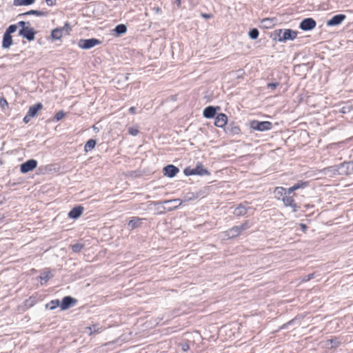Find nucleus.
<instances>
[{
	"label": "nucleus",
	"instance_id": "4",
	"mask_svg": "<svg viewBox=\"0 0 353 353\" xmlns=\"http://www.w3.org/2000/svg\"><path fill=\"white\" fill-rule=\"evenodd\" d=\"M250 227L248 221H245L243 224L238 226H234L232 228L224 232V237L234 238L239 235L243 231L248 230Z\"/></svg>",
	"mask_w": 353,
	"mask_h": 353
},
{
	"label": "nucleus",
	"instance_id": "3",
	"mask_svg": "<svg viewBox=\"0 0 353 353\" xmlns=\"http://www.w3.org/2000/svg\"><path fill=\"white\" fill-rule=\"evenodd\" d=\"M275 34L280 42H285L288 40H294L297 36V32L291 29H279L275 30Z\"/></svg>",
	"mask_w": 353,
	"mask_h": 353
},
{
	"label": "nucleus",
	"instance_id": "47",
	"mask_svg": "<svg viewBox=\"0 0 353 353\" xmlns=\"http://www.w3.org/2000/svg\"><path fill=\"white\" fill-rule=\"evenodd\" d=\"M135 111H136V108L135 107H131L129 109V112L132 114H134L135 113Z\"/></svg>",
	"mask_w": 353,
	"mask_h": 353
},
{
	"label": "nucleus",
	"instance_id": "20",
	"mask_svg": "<svg viewBox=\"0 0 353 353\" xmlns=\"http://www.w3.org/2000/svg\"><path fill=\"white\" fill-rule=\"evenodd\" d=\"M12 44V37L11 34L4 32L2 41V48L8 49Z\"/></svg>",
	"mask_w": 353,
	"mask_h": 353
},
{
	"label": "nucleus",
	"instance_id": "24",
	"mask_svg": "<svg viewBox=\"0 0 353 353\" xmlns=\"http://www.w3.org/2000/svg\"><path fill=\"white\" fill-rule=\"evenodd\" d=\"M142 223V219L139 217H134L128 223V227L130 230H134L139 227Z\"/></svg>",
	"mask_w": 353,
	"mask_h": 353
},
{
	"label": "nucleus",
	"instance_id": "12",
	"mask_svg": "<svg viewBox=\"0 0 353 353\" xmlns=\"http://www.w3.org/2000/svg\"><path fill=\"white\" fill-rule=\"evenodd\" d=\"M77 303V299H75L70 296H65L63 299L61 303L60 304V307L62 310H65L68 309L69 307H70L72 305H75Z\"/></svg>",
	"mask_w": 353,
	"mask_h": 353
},
{
	"label": "nucleus",
	"instance_id": "40",
	"mask_svg": "<svg viewBox=\"0 0 353 353\" xmlns=\"http://www.w3.org/2000/svg\"><path fill=\"white\" fill-rule=\"evenodd\" d=\"M86 330H88L87 332H89L90 334H92L93 332H97L95 326L88 327H86Z\"/></svg>",
	"mask_w": 353,
	"mask_h": 353
},
{
	"label": "nucleus",
	"instance_id": "46",
	"mask_svg": "<svg viewBox=\"0 0 353 353\" xmlns=\"http://www.w3.org/2000/svg\"><path fill=\"white\" fill-rule=\"evenodd\" d=\"M27 6L32 4L35 0H25Z\"/></svg>",
	"mask_w": 353,
	"mask_h": 353
},
{
	"label": "nucleus",
	"instance_id": "14",
	"mask_svg": "<svg viewBox=\"0 0 353 353\" xmlns=\"http://www.w3.org/2000/svg\"><path fill=\"white\" fill-rule=\"evenodd\" d=\"M163 172L165 176H174L179 173V169L174 165H168L163 168Z\"/></svg>",
	"mask_w": 353,
	"mask_h": 353
},
{
	"label": "nucleus",
	"instance_id": "9",
	"mask_svg": "<svg viewBox=\"0 0 353 353\" xmlns=\"http://www.w3.org/2000/svg\"><path fill=\"white\" fill-rule=\"evenodd\" d=\"M316 23L312 18H306L300 23L299 28L304 31L311 30L316 27Z\"/></svg>",
	"mask_w": 353,
	"mask_h": 353
},
{
	"label": "nucleus",
	"instance_id": "7",
	"mask_svg": "<svg viewBox=\"0 0 353 353\" xmlns=\"http://www.w3.org/2000/svg\"><path fill=\"white\" fill-rule=\"evenodd\" d=\"M71 28L69 23L66 22L63 27L54 29L51 32V37L55 40L60 39L63 37V32L68 34Z\"/></svg>",
	"mask_w": 353,
	"mask_h": 353
},
{
	"label": "nucleus",
	"instance_id": "25",
	"mask_svg": "<svg viewBox=\"0 0 353 353\" xmlns=\"http://www.w3.org/2000/svg\"><path fill=\"white\" fill-rule=\"evenodd\" d=\"M30 14L36 15L37 17H46L48 15V12L31 10L30 11H28L23 14H21L19 16L30 15Z\"/></svg>",
	"mask_w": 353,
	"mask_h": 353
},
{
	"label": "nucleus",
	"instance_id": "15",
	"mask_svg": "<svg viewBox=\"0 0 353 353\" xmlns=\"http://www.w3.org/2000/svg\"><path fill=\"white\" fill-rule=\"evenodd\" d=\"M220 110V107L208 106L203 112V117L207 119H211L214 117L216 111Z\"/></svg>",
	"mask_w": 353,
	"mask_h": 353
},
{
	"label": "nucleus",
	"instance_id": "37",
	"mask_svg": "<svg viewBox=\"0 0 353 353\" xmlns=\"http://www.w3.org/2000/svg\"><path fill=\"white\" fill-rule=\"evenodd\" d=\"M64 115L65 113L63 111H59L56 114L54 118L57 121H59L64 117Z\"/></svg>",
	"mask_w": 353,
	"mask_h": 353
},
{
	"label": "nucleus",
	"instance_id": "29",
	"mask_svg": "<svg viewBox=\"0 0 353 353\" xmlns=\"http://www.w3.org/2000/svg\"><path fill=\"white\" fill-rule=\"evenodd\" d=\"M59 305H60V302L59 300H52L49 303H48L46 307V308L52 310L57 308Z\"/></svg>",
	"mask_w": 353,
	"mask_h": 353
},
{
	"label": "nucleus",
	"instance_id": "22",
	"mask_svg": "<svg viewBox=\"0 0 353 353\" xmlns=\"http://www.w3.org/2000/svg\"><path fill=\"white\" fill-rule=\"evenodd\" d=\"M282 201L285 206H290L294 208V211H295V208L296 207V204L294 203V199L292 196L290 194H285L283 198Z\"/></svg>",
	"mask_w": 353,
	"mask_h": 353
},
{
	"label": "nucleus",
	"instance_id": "10",
	"mask_svg": "<svg viewBox=\"0 0 353 353\" xmlns=\"http://www.w3.org/2000/svg\"><path fill=\"white\" fill-rule=\"evenodd\" d=\"M19 34L30 41L34 39L36 32L33 28L26 27L19 30Z\"/></svg>",
	"mask_w": 353,
	"mask_h": 353
},
{
	"label": "nucleus",
	"instance_id": "5",
	"mask_svg": "<svg viewBox=\"0 0 353 353\" xmlns=\"http://www.w3.org/2000/svg\"><path fill=\"white\" fill-rule=\"evenodd\" d=\"M183 173L186 176H190V175L203 176V175H209L210 174L208 171L205 168H203V166L202 165L201 163L197 164L196 166L193 168H192L190 167L186 168L183 170Z\"/></svg>",
	"mask_w": 353,
	"mask_h": 353
},
{
	"label": "nucleus",
	"instance_id": "48",
	"mask_svg": "<svg viewBox=\"0 0 353 353\" xmlns=\"http://www.w3.org/2000/svg\"><path fill=\"white\" fill-rule=\"evenodd\" d=\"M201 16L205 19H208L211 17V15L209 14H202Z\"/></svg>",
	"mask_w": 353,
	"mask_h": 353
},
{
	"label": "nucleus",
	"instance_id": "35",
	"mask_svg": "<svg viewBox=\"0 0 353 353\" xmlns=\"http://www.w3.org/2000/svg\"><path fill=\"white\" fill-rule=\"evenodd\" d=\"M13 5L15 6H27L25 0H14Z\"/></svg>",
	"mask_w": 353,
	"mask_h": 353
},
{
	"label": "nucleus",
	"instance_id": "6",
	"mask_svg": "<svg viewBox=\"0 0 353 353\" xmlns=\"http://www.w3.org/2000/svg\"><path fill=\"white\" fill-rule=\"evenodd\" d=\"M250 128L254 130L263 132L270 130L272 128V124L270 121L253 120L250 122Z\"/></svg>",
	"mask_w": 353,
	"mask_h": 353
},
{
	"label": "nucleus",
	"instance_id": "32",
	"mask_svg": "<svg viewBox=\"0 0 353 353\" xmlns=\"http://www.w3.org/2000/svg\"><path fill=\"white\" fill-rule=\"evenodd\" d=\"M261 23L263 24V27L268 28L273 26L272 20L270 19H264L262 20Z\"/></svg>",
	"mask_w": 353,
	"mask_h": 353
},
{
	"label": "nucleus",
	"instance_id": "53",
	"mask_svg": "<svg viewBox=\"0 0 353 353\" xmlns=\"http://www.w3.org/2000/svg\"><path fill=\"white\" fill-rule=\"evenodd\" d=\"M186 347H187V349H188V345H186V347H183V350H186Z\"/></svg>",
	"mask_w": 353,
	"mask_h": 353
},
{
	"label": "nucleus",
	"instance_id": "16",
	"mask_svg": "<svg viewBox=\"0 0 353 353\" xmlns=\"http://www.w3.org/2000/svg\"><path fill=\"white\" fill-rule=\"evenodd\" d=\"M245 203H241L237 207H236L233 211V214L236 216H241L245 215L249 209L250 207H247Z\"/></svg>",
	"mask_w": 353,
	"mask_h": 353
},
{
	"label": "nucleus",
	"instance_id": "41",
	"mask_svg": "<svg viewBox=\"0 0 353 353\" xmlns=\"http://www.w3.org/2000/svg\"><path fill=\"white\" fill-rule=\"evenodd\" d=\"M26 24H28V25H29V24H30V22H25V21H19V22L17 23V25H18L19 26L21 27L22 28H26V27H25Z\"/></svg>",
	"mask_w": 353,
	"mask_h": 353
},
{
	"label": "nucleus",
	"instance_id": "42",
	"mask_svg": "<svg viewBox=\"0 0 353 353\" xmlns=\"http://www.w3.org/2000/svg\"><path fill=\"white\" fill-rule=\"evenodd\" d=\"M31 118L32 117L28 116V113H27V114L23 118V122L28 123L30 121Z\"/></svg>",
	"mask_w": 353,
	"mask_h": 353
},
{
	"label": "nucleus",
	"instance_id": "45",
	"mask_svg": "<svg viewBox=\"0 0 353 353\" xmlns=\"http://www.w3.org/2000/svg\"><path fill=\"white\" fill-rule=\"evenodd\" d=\"M39 170H40V173L39 174H48L47 173V169L46 168H40Z\"/></svg>",
	"mask_w": 353,
	"mask_h": 353
},
{
	"label": "nucleus",
	"instance_id": "21",
	"mask_svg": "<svg viewBox=\"0 0 353 353\" xmlns=\"http://www.w3.org/2000/svg\"><path fill=\"white\" fill-rule=\"evenodd\" d=\"M83 211V208L81 206H77L74 208L68 214L69 217L76 219L79 218Z\"/></svg>",
	"mask_w": 353,
	"mask_h": 353
},
{
	"label": "nucleus",
	"instance_id": "1",
	"mask_svg": "<svg viewBox=\"0 0 353 353\" xmlns=\"http://www.w3.org/2000/svg\"><path fill=\"white\" fill-rule=\"evenodd\" d=\"M323 174L327 175H350L353 174V161L344 162L339 166L325 168Z\"/></svg>",
	"mask_w": 353,
	"mask_h": 353
},
{
	"label": "nucleus",
	"instance_id": "26",
	"mask_svg": "<svg viewBox=\"0 0 353 353\" xmlns=\"http://www.w3.org/2000/svg\"><path fill=\"white\" fill-rule=\"evenodd\" d=\"M114 31L117 35H121L126 32L127 27L124 24H119L115 27Z\"/></svg>",
	"mask_w": 353,
	"mask_h": 353
},
{
	"label": "nucleus",
	"instance_id": "36",
	"mask_svg": "<svg viewBox=\"0 0 353 353\" xmlns=\"http://www.w3.org/2000/svg\"><path fill=\"white\" fill-rule=\"evenodd\" d=\"M139 130L137 128H129L128 132L132 136H137L139 134Z\"/></svg>",
	"mask_w": 353,
	"mask_h": 353
},
{
	"label": "nucleus",
	"instance_id": "18",
	"mask_svg": "<svg viewBox=\"0 0 353 353\" xmlns=\"http://www.w3.org/2000/svg\"><path fill=\"white\" fill-rule=\"evenodd\" d=\"M42 108L43 105L41 103H37L30 106L28 112V116H31L32 117H36Z\"/></svg>",
	"mask_w": 353,
	"mask_h": 353
},
{
	"label": "nucleus",
	"instance_id": "50",
	"mask_svg": "<svg viewBox=\"0 0 353 353\" xmlns=\"http://www.w3.org/2000/svg\"><path fill=\"white\" fill-rule=\"evenodd\" d=\"M177 6H179L181 5V0H176Z\"/></svg>",
	"mask_w": 353,
	"mask_h": 353
},
{
	"label": "nucleus",
	"instance_id": "39",
	"mask_svg": "<svg viewBox=\"0 0 353 353\" xmlns=\"http://www.w3.org/2000/svg\"><path fill=\"white\" fill-rule=\"evenodd\" d=\"M314 278V274H310L303 277V281L307 282Z\"/></svg>",
	"mask_w": 353,
	"mask_h": 353
},
{
	"label": "nucleus",
	"instance_id": "23",
	"mask_svg": "<svg viewBox=\"0 0 353 353\" xmlns=\"http://www.w3.org/2000/svg\"><path fill=\"white\" fill-rule=\"evenodd\" d=\"M200 196H201V192H196V193H193V192L187 193L183 196V199H181L182 200V203L183 202H188V201H193V200L197 199Z\"/></svg>",
	"mask_w": 353,
	"mask_h": 353
},
{
	"label": "nucleus",
	"instance_id": "34",
	"mask_svg": "<svg viewBox=\"0 0 353 353\" xmlns=\"http://www.w3.org/2000/svg\"><path fill=\"white\" fill-rule=\"evenodd\" d=\"M82 248H83V245L79 244V243L75 244V245H72V249L73 252H80Z\"/></svg>",
	"mask_w": 353,
	"mask_h": 353
},
{
	"label": "nucleus",
	"instance_id": "33",
	"mask_svg": "<svg viewBox=\"0 0 353 353\" xmlns=\"http://www.w3.org/2000/svg\"><path fill=\"white\" fill-rule=\"evenodd\" d=\"M17 29V25L12 24L10 25L6 30V33L11 34L12 33L14 32Z\"/></svg>",
	"mask_w": 353,
	"mask_h": 353
},
{
	"label": "nucleus",
	"instance_id": "44",
	"mask_svg": "<svg viewBox=\"0 0 353 353\" xmlns=\"http://www.w3.org/2000/svg\"><path fill=\"white\" fill-rule=\"evenodd\" d=\"M47 4L50 6H52L54 4L55 0H46Z\"/></svg>",
	"mask_w": 353,
	"mask_h": 353
},
{
	"label": "nucleus",
	"instance_id": "28",
	"mask_svg": "<svg viewBox=\"0 0 353 353\" xmlns=\"http://www.w3.org/2000/svg\"><path fill=\"white\" fill-rule=\"evenodd\" d=\"M96 145V141L94 139H89L85 145V150L86 152L92 150Z\"/></svg>",
	"mask_w": 353,
	"mask_h": 353
},
{
	"label": "nucleus",
	"instance_id": "43",
	"mask_svg": "<svg viewBox=\"0 0 353 353\" xmlns=\"http://www.w3.org/2000/svg\"><path fill=\"white\" fill-rule=\"evenodd\" d=\"M232 132L234 134H238L240 132V128L237 126L232 128Z\"/></svg>",
	"mask_w": 353,
	"mask_h": 353
},
{
	"label": "nucleus",
	"instance_id": "8",
	"mask_svg": "<svg viewBox=\"0 0 353 353\" xmlns=\"http://www.w3.org/2000/svg\"><path fill=\"white\" fill-rule=\"evenodd\" d=\"M100 43L101 41L99 39L94 38L81 39L79 41V46L82 49H90Z\"/></svg>",
	"mask_w": 353,
	"mask_h": 353
},
{
	"label": "nucleus",
	"instance_id": "11",
	"mask_svg": "<svg viewBox=\"0 0 353 353\" xmlns=\"http://www.w3.org/2000/svg\"><path fill=\"white\" fill-rule=\"evenodd\" d=\"M37 165V161L36 160L30 159L21 165L20 170L22 173H27L34 170Z\"/></svg>",
	"mask_w": 353,
	"mask_h": 353
},
{
	"label": "nucleus",
	"instance_id": "19",
	"mask_svg": "<svg viewBox=\"0 0 353 353\" xmlns=\"http://www.w3.org/2000/svg\"><path fill=\"white\" fill-rule=\"evenodd\" d=\"M165 204H172L167 208L168 210L171 211L176 209L179 205L182 204V200L180 199H175L172 200H168L163 202Z\"/></svg>",
	"mask_w": 353,
	"mask_h": 353
},
{
	"label": "nucleus",
	"instance_id": "30",
	"mask_svg": "<svg viewBox=\"0 0 353 353\" xmlns=\"http://www.w3.org/2000/svg\"><path fill=\"white\" fill-rule=\"evenodd\" d=\"M52 274L50 272H44L40 276V279L43 281L45 283L47 282L51 277Z\"/></svg>",
	"mask_w": 353,
	"mask_h": 353
},
{
	"label": "nucleus",
	"instance_id": "2",
	"mask_svg": "<svg viewBox=\"0 0 353 353\" xmlns=\"http://www.w3.org/2000/svg\"><path fill=\"white\" fill-rule=\"evenodd\" d=\"M305 186V183H297L288 189L277 187L274 190V196L278 199H282L285 194H290L294 191Z\"/></svg>",
	"mask_w": 353,
	"mask_h": 353
},
{
	"label": "nucleus",
	"instance_id": "13",
	"mask_svg": "<svg viewBox=\"0 0 353 353\" xmlns=\"http://www.w3.org/2000/svg\"><path fill=\"white\" fill-rule=\"evenodd\" d=\"M346 18V16L343 14H339L333 16L330 20L327 21L328 26H335L341 24L343 21Z\"/></svg>",
	"mask_w": 353,
	"mask_h": 353
},
{
	"label": "nucleus",
	"instance_id": "38",
	"mask_svg": "<svg viewBox=\"0 0 353 353\" xmlns=\"http://www.w3.org/2000/svg\"><path fill=\"white\" fill-rule=\"evenodd\" d=\"M279 85V83H270L268 84V88L272 90L275 89Z\"/></svg>",
	"mask_w": 353,
	"mask_h": 353
},
{
	"label": "nucleus",
	"instance_id": "27",
	"mask_svg": "<svg viewBox=\"0 0 353 353\" xmlns=\"http://www.w3.org/2000/svg\"><path fill=\"white\" fill-rule=\"evenodd\" d=\"M339 344L340 342L336 339H330L325 342V346L330 348L336 347Z\"/></svg>",
	"mask_w": 353,
	"mask_h": 353
},
{
	"label": "nucleus",
	"instance_id": "54",
	"mask_svg": "<svg viewBox=\"0 0 353 353\" xmlns=\"http://www.w3.org/2000/svg\"><path fill=\"white\" fill-rule=\"evenodd\" d=\"M159 10H160V9L158 8L157 9V12H159Z\"/></svg>",
	"mask_w": 353,
	"mask_h": 353
},
{
	"label": "nucleus",
	"instance_id": "52",
	"mask_svg": "<svg viewBox=\"0 0 353 353\" xmlns=\"http://www.w3.org/2000/svg\"><path fill=\"white\" fill-rule=\"evenodd\" d=\"M186 347H187V349H188V345H186V347H183V350H186Z\"/></svg>",
	"mask_w": 353,
	"mask_h": 353
},
{
	"label": "nucleus",
	"instance_id": "49",
	"mask_svg": "<svg viewBox=\"0 0 353 353\" xmlns=\"http://www.w3.org/2000/svg\"><path fill=\"white\" fill-rule=\"evenodd\" d=\"M301 228H302L303 231V232H305L306 228H307L306 225H305V224H303V223H301Z\"/></svg>",
	"mask_w": 353,
	"mask_h": 353
},
{
	"label": "nucleus",
	"instance_id": "31",
	"mask_svg": "<svg viewBox=\"0 0 353 353\" xmlns=\"http://www.w3.org/2000/svg\"><path fill=\"white\" fill-rule=\"evenodd\" d=\"M259 32L256 28H253L249 32V37L252 39H256L259 37Z\"/></svg>",
	"mask_w": 353,
	"mask_h": 353
},
{
	"label": "nucleus",
	"instance_id": "51",
	"mask_svg": "<svg viewBox=\"0 0 353 353\" xmlns=\"http://www.w3.org/2000/svg\"><path fill=\"white\" fill-rule=\"evenodd\" d=\"M186 347H187V349H188V345H186V347H183V350H186Z\"/></svg>",
	"mask_w": 353,
	"mask_h": 353
},
{
	"label": "nucleus",
	"instance_id": "17",
	"mask_svg": "<svg viewBox=\"0 0 353 353\" xmlns=\"http://www.w3.org/2000/svg\"><path fill=\"white\" fill-rule=\"evenodd\" d=\"M227 121V116L223 113H220L215 117L214 125L219 128H223L226 125Z\"/></svg>",
	"mask_w": 353,
	"mask_h": 353
}]
</instances>
